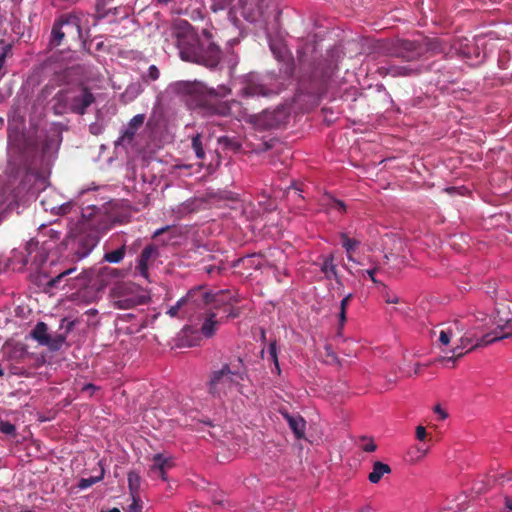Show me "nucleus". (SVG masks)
<instances>
[{"mask_svg":"<svg viewBox=\"0 0 512 512\" xmlns=\"http://www.w3.org/2000/svg\"><path fill=\"white\" fill-rule=\"evenodd\" d=\"M171 30L182 60L210 69L219 64L222 52L212 40L213 35L209 30L204 29L202 31L204 39H200L193 26L184 19H176L172 23Z\"/></svg>","mask_w":512,"mask_h":512,"instance_id":"obj_1","label":"nucleus"},{"mask_svg":"<svg viewBox=\"0 0 512 512\" xmlns=\"http://www.w3.org/2000/svg\"><path fill=\"white\" fill-rule=\"evenodd\" d=\"M171 87L178 94L195 97L197 104L207 106L211 114L231 116L238 120L248 115L247 109L242 106L241 102L236 100L220 101L216 98L213 90L209 91L211 98L207 100L205 98L206 87L200 82L178 81Z\"/></svg>","mask_w":512,"mask_h":512,"instance_id":"obj_2","label":"nucleus"},{"mask_svg":"<svg viewBox=\"0 0 512 512\" xmlns=\"http://www.w3.org/2000/svg\"><path fill=\"white\" fill-rule=\"evenodd\" d=\"M8 142L27 160L30 159L31 164H36L39 160L40 164L48 165L58 149V143L54 138L33 137L17 128L8 129Z\"/></svg>","mask_w":512,"mask_h":512,"instance_id":"obj_3","label":"nucleus"},{"mask_svg":"<svg viewBox=\"0 0 512 512\" xmlns=\"http://www.w3.org/2000/svg\"><path fill=\"white\" fill-rule=\"evenodd\" d=\"M247 376V369L240 357L224 363L219 369L210 372L208 392L213 397L227 396Z\"/></svg>","mask_w":512,"mask_h":512,"instance_id":"obj_4","label":"nucleus"},{"mask_svg":"<svg viewBox=\"0 0 512 512\" xmlns=\"http://www.w3.org/2000/svg\"><path fill=\"white\" fill-rule=\"evenodd\" d=\"M383 51L392 57L413 62L425 56H433L442 51L438 38H422L419 40L398 39L381 46Z\"/></svg>","mask_w":512,"mask_h":512,"instance_id":"obj_5","label":"nucleus"},{"mask_svg":"<svg viewBox=\"0 0 512 512\" xmlns=\"http://www.w3.org/2000/svg\"><path fill=\"white\" fill-rule=\"evenodd\" d=\"M56 114L71 112L84 115L87 109L96 101L92 90L80 83L59 90L53 97Z\"/></svg>","mask_w":512,"mask_h":512,"instance_id":"obj_6","label":"nucleus"},{"mask_svg":"<svg viewBox=\"0 0 512 512\" xmlns=\"http://www.w3.org/2000/svg\"><path fill=\"white\" fill-rule=\"evenodd\" d=\"M509 314L508 311L497 309L493 316H487L482 313L481 317H477L476 320L479 324H487V326H484V334L474 347H484L511 337L512 317H509Z\"/></svg>","mask_w":512,"mask_h":512,"instance_id":"obj_7","label":"nucleus"},{"mask_svg":"<svg viewBox=\"0 0 512 512\" xmlns=\"http://www.w3.org/2000/svg\"><path fill=\"white\" fill-rule=\"evenodd\" d=\"M223 294H211L202 287L191 289L185 297H182L171 306L167 311L170 317H188L192 318L198 309H205L206 306L220 303V297Z\"/></svg>","mask_w":512,"mask_h":512,"instance_id":"obj_8","label":"nucleus"},{"mask_svg":"<svg viewBox=\"0 0 512 512\" xmlns=\"http://www.w3.org/2000/svg\"><path fill=\"white\" fill-rule=\"evenodd\" d=\"M332 75L331 65L327 61L321 60L311 66L308 72L301 75L297 91L299 94L318 95L325 91Z\"/></svg>","mask_w":512,"mask_h":512,"instance_id":"obj_9","label":"nucleus"},{"mask_svg":"<svg viewBox=\"0 0 512 512\" xmlns=\"http://www.w3.org/2000/svg\"><path fill=\"white\" fill-rule=\"evenodd\" d=\"M210 8L214 12L230 8L239 10L241 15L248 21H254L257 16L264 13L269 6L268 0H211Z\"/></svg>","mask_w":512,"mask_h":512,"instance_id":"obj_10","label":"nucleus"},{"mask_svg":"<svg viewBox=\"0 0 512 512\" xmlns=\"http://www.w3.org/2000/svg\"><path fill=\"white\" fill-rule=\"evenodd\" d=\"M87 17L88 15L84 12L74 10L61 14L54 23L65 31V36H68L70 40L78 41L82 39V28L84 22H87Z\"/></svg>","mask_w":512,"mask_h":512,"instance_id":"obj_11","label":"nucleus"},{"mask_svg":"<svg viewBox=\"0 0 512 512\" xmlns=\"http://www.w3.org/2000/svg\"><path fill=\"white\" fill-rule=\"evenodd\" d=\"M83 217L86 219L84 226L98 235L106 233L114 224L112 215L104 208H88L83 212Z\"/></svg>","mask_w":512,"mask_h":512,"instance_id":"obj_12","label":"nucleus"},{"mask_svg":"<svg viewBox=\"0 0 512 512\" xmlns=\"http://www.w3.org/2000/svg\"><path fill=\"white\" fill-rule=\"evenodd\" d=\"M31 336L40 345L47 346L50 350H58L65 342L64 335L51 336L48 333V326L44 322H38L31 331Z\"/></svg>","mask_w":512,"mask_h":512,"instance_id":"obj_13","label":"nucleus"},{"mask_svg":"<svg viewBox=\"0 0 512 512\" xmlns=\"http://www.w3.org/2000/svg\"><path fill=\"white\" fill-rule=\"evenodd\" d=\"M159 257L160 252L156 245H146L137 259L136 270L138 271L139 275L145 279H148L149 268L153 266Z\"/></svg>","mask_w":512,"mask_h":512,"instance_id":"obj_14","label":"nucleus"},{"mask_svg":"<svg viewBox=\"0 0 512 512\" xmlns=\"http://www.w3.org/2000/svg\"><path fill=\"white\" fill-rule=\"evenodd\" d=\"M217 294H223V296L219 298L220 303L217 306H215V303H213L211 305L206 306L205 309L197 310V313L203 311V314L206 315V318L200 329L202 335L206 338H211L212 336H214L218 329V321L215 319L216 314L212 312L211 309H216L226 302L227 294L224 291H220Z\"/></svg>","mask_w":512,"mask_h":512,"instance_id":"obj_15","label":"nucleus"},{"mask_svg":"<svg viewBox=\"0 0 512 512\" xmlns=\"http://www.w3.org/2000/svg\"><path fill=\"white\" fill-rule=\"evenodd\" d=\"M152 464L148 470V476L151 479L167 480V472L174 466L172 457L165 456L162 453H157L152 457Z\"/></svg>","mask_w":512,"mask_h":512,"instance_id":"obj_16","label":"nucleus"},{"mask_svg":"<svg viewBox=\"0 0 512 512\" xmlns=\"http://www.w3.org/2000/svg\"><path fill=\"white\" fill-rule=\"evenodd\" d=\"M377 72L383 77L387 75H390L392 77H398L418 74L419 69L414 68L411 65H396L389 63L378 67Z\"/></svg>","mask_w":512,"mask_h":512,"instance_id":"obj_17","label":"nucleus"},{"mask_svg":"<svg viewBox=\"0 0 512 512\" xmlns=\"http://www.w3.org/2000/svg\"><path fill=\"white\" fill-rule=\"evenodd\" d=\"M484 326L487 324H479L475 319V323L465 332L460 338L459 345L465 350L480 341L481 336L484 334Z\"/></svg>","mask_w":512,"mask_h":512,"instance_id":"obj_18","label":"nucleus"},{"mask_svg":"<svg viewBox=\"0 0 512 512\" xmlns=\"http://www.w3.org/2000/svg\"><path fill=\"white\" fill-rule=\"evenodd\" d=\"M145 116L143 114L135 115L129 122L128 126L122 132L121 136L116 141V145L131 143L137 130L143 125Z\"/></svg>","mask_w":512,"mask_h":512,"instance_id":"obj_19","label":"nucleus"},{"mask_svg":"<svg viewBox=\"0 0 512 512\" xmlns=\"http://www.w3.org/2000/svg\"><path fill=\"white\" fill-rule=\"evenodd\" d=\"M281 115V111L265 110L260 115L256 116V123L264 129H272L282 123Z\"/></svg>","mask_w":512,"mask_h":512,"instance_id":"obj_20","label":"nucleus"},{"mask_svg":"<svg viewBox=\"0 0 512 512\" xmlns=\"http://www.w3.org/2000/svg\"><path fill=\"white\" fill-rule=\"evenodd\" d=\"M99 240L100 235L93 231H91L87 235L80 236L78 242L81 248L76 251L77 256L79 258H84L85 256H87L98 244Z\"/></svg>","mask_w":512,"mask_h":512,"instance_id":"obj_21","label":"nucleus"},{"mask_svg":"<svg viewBox=\"0 0 512 512\" xmlns=\"http://www.w3.org/2000/svg\"><path fill=\"white\" fill-rule=\"evenodd\" d=\"M284 417L287 420L290 429L295 434V437L297 439L304 438L306 429L305 420L301 416H293L289 414H285Z\"/></svg>","mask_w":512,"mask_h":512,"instance_id":"obj_22","label":"nucleus"},{"mask_svg":"<svg viewBox=\"0 0 512 512\" xmlns=\"http://www.w3.org/2000/svg\"><path fill=\"white\" fill-rule=\"evenodd\" d=\"M323 262L321 264V271L324 273L325 278L328 280L335 279L339 281L337 267L334 263V254L330 253L326 256H322Z\"/></svg>","mask_w":512,"mask_h":512,"instance_id":"obj_23","label":"nucleus"},{"mask_svg":"<svg viewBox=\"0 0 512 512\" xmlns=\"http://www.w3.org/2000/svg\"><path fill=\"white\" fill-rule=\"evenodd\" d=\"M70 38L65 36V31L62 30L57 24L53 23L50 39L48 43L49 49L58 48L68 43Z\"/></svg>","mask_w":512,"mask_h":512,"instance_id":"obj_24","label":"nucleus"},{"mask_svg":"<svg viewBox=\"0 0 512 512\" xmlns=\"http://www.w3.org/2000/svg\"><path fill=\"white\" fill-rule=\"evenodd\" d=\"M391 473V468L388 464L376 461L373 465L372 472L369 473L368 479L371 483H378L385 474Z\"/></svg>","mask_w":512,"mask_h":512,"instance_id":"obj_25","label":"nucleus"},{"mask_svg":"<svg viewBox=\"0 0 512 512\" xmlns=\"http://www.w3.org/2000/svg\"><path fill=\"white\" fill-rule=\"evenodd\" d=\"M497 480L501 482L499 478L495 479L492 476H483L482 478L474 481L472 490L477 494L484 493L488 491Z\"/></svg>","mask_w":512,"mask_h":512,"instance_id":"obj_26","label":"nucleus"},{"mask_svg":"<svg viewBox=\"0 0 512 512\" xmlns=\"http://www.w3.org/2000/svg\"><path fill=\"white\" fill-rule=\"evenodd\" d=\"M127 252V246L122 244L118 249L106 252L103 256V260L108 263L117 264L120 263Z\"/></svg>","mask_w":512,"mask_h":512,"instance_id":"obj_27","label":"nucleus"},{"mask_svg":"<svg viewBox=\"0 0 512 512\" xmlns=\"http://www.w3.org/2000/svg\"><path fill=\"white\" fill-rule=\"evenodd\" d=\"M475 345L471 346L467 350H464L459 344L450 350L452 353L451 356H442L437 359V362H452L455 363L459 358L463 357L467 352L474 350L476 347Z\"/></svg>","mask_w":512,"mask_h":512,"instance_id":"obj_28","label":"nucleus"},{"mask_svg":"<svg viewBox=\"0 0 512 512\" xmlns=\"http://www.w3.org/2000/svg\"><path fill=\"white\" fill-rule=\"evenodd\" d=\"M340 239H341V243H342L343 248L347 252L348 260L352 261L353 260L352 253L359 246L360 241H358V240H356L354 238H350L347 235V233H341L340 234Z\"/></svg>","mask_w":512,"mask_h":512,"instance_id":"obj_29","label":"nucleus"},{"mask_svg":"<svg viewBox=\"0 0 512 512\" xmlns=\"http://www.w3.org/2000/svg\"><path fill=\"white\" fill-rule=\"evenodd\" d=\"M243 93L247 97L253 96H267L268 90L261 84L249 83L243 90Z\"/></svg>","mask_w":512,"mask_h":512,"instance_id":"obj_30","label":"nucleus"},{"mask_svg":"<svg viewBox=\"0 0 512 512\" xmlns=\"http://www.w3.org/2000/svg\"><path fill=\"white\" fill-rule=\"evenodd\" d=\"M141 484V477L139 473L130 471L128 473V487L131 496H139V489Z\"/></svg>","mask_w":512,"mask_h":512,"instance_id":"obj_31","label":"nucleus"},{"mask_svg":"<svg viewBox=\"0 0 512 512\" xmlns=\"http://www.w3.org/2000/svg\"><path fill=\"white\" fill-rule=\"evenodd\" d=\"M352 298H353V295L351 293H349L340 302L339 329H342L344 327V324L347 320L346 310H347V307H348L350 301L352 300Z\"/></svg>","mask_w":512,"mask_h":512,"instance_id":"obj_32","label":"nucleus"},{"mask_svg":"<svg viewBox=\"0 0 512 512\" xmlns=\"http://www.w3.org/2000/svg\"><path fill=\"white\" fill-rule=\"evenodd\" d=\"M218 143L224 149H229V150H232V151H238L241 148V144L235 138H230L228 136L220 137L218 139Z\"/></svg>","mask_w":512,"mask_h":512,"instance_id":"obj_33","label":"nucleus"},{"mask_svg":"<svg viewBox=\"0 0 512 512\" xmlns=\"http://www.w3.org/2000/svg\"><path fill=\"white\" fill-rule=\"evenodd\" d=\"M191 145L196 154V157L198 159H204L205 151L202 144V136L200 134H196L192 137Z\"/></svg>","mask_w":512,"mask_h":512,"instance_id":"obj_34","label":"nucleus"},{"mask_svg":"<svg viewBox=\"0 0 512 512\" xmlns=\"http://www.w3.org/2000/svg\"><path fill=\"white\" fill-rule=\"evenodd\" d=\"M76 271V268L73 267V268H69L63 272H61L60 274H58L56 277L52 278L51 280H49L48 282V286L50 288H57L59 283L61 282V280L68 276V275H71L72 273H74Z\"/></svg>","mask_w":512,"mask_h":512,"instance_id":"obj_35","label":"nucleus"},{"mask_svg":"<svg viewBox=\"0 0 512 512\" xmlns=\"http://www.w3.org/2000/svg\"><path fill=\"white\" fill-rule=\"evenodd\" d=\"M103 478V472L101 473L100 476H96V477H88V478H82L80 479L79 483H78V487L80 489H87L89 487H91L92 485H94L95 483L99 482L101 479Z\"/></svg>","mask_w":512,"mask_h":512,"instance_id":"obj_36","label":"nucleus"},{"mask_svg":"<svg viewBox=\"0 0 512 512\" xmlns=\"http://www.w3.org/2000/svg\"><path fill=\"white\" fill-rule=\"evenodd\" d=\"M132 503L128 506L126 512H142V501L140 496H131Z\"/></svg>","mask_w":512,"mask_h":512,"instance_id":"obj_37","label":"nucleus"},{"mask_svg":"<svg viewBox=\"0 0 512 512\" xmlns=\"http://www.w3.org/2000/svg\"><path fill=\"white\" fill-rule=\"evenodd\" d=\"M159 77H160L159 69L157 68V66L151 65L148 68L147 75L144 76L143 79L145 81H147V80L156 81L159 79Z\"/></svg>","mask_w":512,"mask_h":512,"instance_id":"obj_38","label":"nucleus"},{"mask_svg":"<svg viewBox=\"0 0 512 512\" xmlns=\"http://www.w3.org/2000/svg\"><path fill=\"white\" fill-rule=\"evenodd\" d=\"M453 333L450 328L442 329L439 333V342L443 345H448L451 341Z\"/></svg>","mask_w":512,"mask_h":512,"instance_id":"obj_39","label":"nucleus"},{"mask_svg":"<svg viewBox=\"0 0 512 512\" xmlns=\"http://www.w3.org/2000/svg\"><path fill=\"white\" fill-rule=\"evenodd\" d=\"M16 431L15 426L8 421H0V432L6 435H14Z\"/></svg>","mask_w":512,"mask_h":512,"instance_id":"obj_40","label":"nucleus"},{"mask_svg":"<svg viewBox=\"0 0 512 512\" xmlns=\"http://www.w3.org/2000/svg\"><path fill=\"white\" fill-rule=\"evenodd\" d=\"M365 443L361 446L362 450L365 452H374L377 448L376 444L372 439H368L366 437L361 438Z\"/></svg>","mask_w":512,"mask_h":512,"instance_id":"obj_41","label":"nucleus"},{"mask_svg":"<svg viewBox=\"0 0 512 512\" xmlns=\"http://www.w3.org/2000/svg\"><path fill=\"white\" fill-rule=\"evenodd\" d=\"M330 207L333 209L338 210L341 213H344L346 211V205L343 201L337 200V199H331L330 201Z\"/></svg>","mask_w":512,"mask_h":512,"instance_id":"obj_42","label":"nucleus"},{"mask_svg":"<svg viewBox=\"0 0 512 512\" xmlns=\"http://www.w3.org/2000/svg\"><path fill=\"white\" fill-rule=\"evenodd\" d=\"M268 352H269V355H270L273 363L277 364V362H279V361H278V355H277V345H276L275 341H273L269 344Z\"/></svg>","mask_w":512,"mask_h":512,"instance_id":"obj_43","label":"nucleus"},{"mask_svg":"<svg viewBox=\"0 0 512 512\" xmlns=\"http://www.w3.org/2000/svg\"><path fill=\"white\" fill-rule=\"evenodd\" d=\"M117 304H118V307L121 309H128V308L133 307L136 304V302L132 299H123V300L120 299L117 301Z\"/></svg>","mask_w":512,"mask_h":512,"instance_id":"obj_44","label":"nucleus"},{"mask_svg":"<svg viewBox=\"0 0 512 512\" xmlns=\"http://www.w3.org/2000/svg\"><path fill=\"white\" fill-rule=\"evenodd\" d=\"M426 436H427V432H426L425 427H423L421 425L417 426L416 427V438L419 441H424Z\"/></svg>","mask_w":512,"mask_h":512,"instance_id":"obj_45","label":"nucleus"},{"mask_svg":"<svg viewBox=\"0 0 512 512\" xmlns=\"http://www.w3.org/2000/svg\"><path fill=\"white\" fill-rule=\"evenodd\" d=\"M203 270L207 273V274H213V273H219V267L215 266V265H206L203 267Z\"/></svg>","mask_w":512,"mask_h":512,"instance_id":"obj_46","label":"nucleus"},{"mask_svg":"<svg viewBox=\"0 0 512 512\" xmlns=\"http://www.w3.org/2000/svg\"><path fill=\"white\" fill-rule=\"evenodd\" d=\"M434 412L437 413L440 416L441 420H444L447 418V413L441 408L440 405H436L434 407Z\"/></svg>","mask_w":512,"mask_h":512,"instance_id":"obj_47","label":"nucleus"},{"mask_svg":"<svg viewBox=\"0 0 512 512\" xmlns=\"http://www.w3.org/2000/svg\"><path fill=\"white\" fill-rule=\"evenodd\" d=\"M96 389H97V388H96V386H95V385H93V384H86V385H84V386H83L82 391H83V392L87 391V392H89V393H90V395H92V393H93Z\"/></svg>","mask_w":512,"mask_h":512,"instance_id":"obj_48","label":"nucleus"},{"mask_svg":"<svg viewBox=\"0 0 512 512\" xmlns=\"http://www.w3.org/2000/svg\"><path fill=\"white\" fill-rule=\"evenodd\" d=\"M376 270H377V268H373V269H368V270H366V274L370 277V279H371L374 283H378V281H377V280H376V278H375Z\"/></svg>","mask_w":512,"mask_h":512,"instance_id":"obj_49","label":"nucleus"},{"mask_svg":"<svg viewBox=\"0 0 512 512\" xmlns=\"http://www.w3.org/2000/svg\"><path fill=\"white\" fill-rule=\"evenodd\" d=\"M70 209H71L70 203H66L59 208L61 214H67L70 211Z\"/></svg>","mask_w":512,"mask_h":512,"instance_id":"obj_50","label":"nucleus"},{"mask_svg":"<svg viewBox=\"0 0 512 512\" xmlns=\"http://www.w3.org/2000/svg\"><path fill=\"white\" fill-rule=\"evenodd\" d=\"M499 479L501 480V484H503L506 480L507 481L512 480V471L509 472L507 475L501 474L499 476Z\"/></svg>","mask_w":512,"mask_h":512,"instance_id":"obj_51","label":"nucleus"},{"mask_svg":"<svg viewBox=\"0 0 512 512\" xmlns=\"http://www.w3.org/2000/svg\"><path fill=\"white\" fill-rule=\"evenodd\" d=\"M386 302L389 304H396L399 302V298L397 296H386Z\"/></svg>","mask_w":512,"mask_h":512,"instance_id":"obj_52","label":"nucleus"},{"mask_svg":"<svg viewBox=\"0 0 512 512\" xmlns=\"http://www.w3.org/2000/svg\"><path fill=\"white\" fill-rule=\"evenodd\" d=\"M6 59V50L0 53V70L2 69Z\"/></svg>","mask_w":512,"mask_h":512,"instance_id":"obj_53","label":"nucleus"},{"mask_svg":"<svg viewBox=\"0 0 512 512\" xmlns=\"http://www.w3.org/2000/svg\"><path fill=\"white\" fill-rule=\"evenodd\" d=\"M166 230H168V227H166V228H161V229L156 230V231L154 232L153 237H157V236L161 235V234H162V233H164Z\"/></svg>","mask_w":512,"mask_h":512,"instance_id":"obj_54","label":"nucleus"},{"mask_svg":"<svg viewBox=\"0 0 512 512\" xmlns=\"http://www.w3.org/2000/svg\"><path fill=\"white\" fill-rule=\"evenodd\" d=\"M505 505L508 509L512 510V499L506 498Z\"/></svg>","mask_w":512,"mask_h":512,"instance_id":"obj_55","label":"nucleus"},{"mask_svg":"<svg viewBox=\"0 0 512 512\" xmlns=\"http://www.w3.org/2000/svg\"><path fill=\"white\" fill-rule=\"evenodd\" d=\"M137 247H138V244L134 243L132 246L129 247V252H131V253L136 252Z\"/></svg>","mask_w":512,"mask_h":512,"instance_id":"obj_56","label":"nucleus"},{"mask_svg":"<svg viewBox=\"0 0 512 512\" xmlns=\"http://www.w3.org/2000/svg\"><path fill=\"white\" fill-rule=\"evenodd\" d=\"M359 512H374V510L370 507L362 508Z\"/></svg>","mask_w":512,"mask_h":512,"instance_id":"obj_57","label":"nucleus"},{"mask_svg":"<svg viewBox=\"0 0 512 512\" xmlns=\"http://www.w3.org/2000/svg\"><path fill=\"white\" fill-rule=\"evenodd\" d=\"M274 369L277 374H280L281 370H280L279 362H277V364H274Z\"/></svg>","mask_w":512,"mask_h":512,"instance_id":"obj_58","label":"nucleus"},{"mask_svg":"<svg viewBox=\"0 0 512 512\" xmlns=\"http://www.w3.org/2000/svg\"><path fill=\"white\" fill-rule=\"evenodd\" d=\"M108 512H121L118 508H112Z\"/></svg>","mask_w":512,"mask_h":512,"instance_id":"obj_59","label":"nucleus"},{"mask_svg":"<svg viewBox=\"0 0 512 512\" xmlns=\"http://www.w3.org/2000/svg\"><path fill=\"white\" fill-rule=\"evenodd\" d=\"M265 150H269L271 148V145H269L268 143H265Z\"/></svg>","mask_w":512,"mask_h":512,"instance_id":"obj_60","label":"nucleus"},{"mask_svg":"<svg viewBox=\"0 0 512 512\" xmlns=\"http://www.w3.org/2000/svg\"><path fill=\"white\" fill-rule=\"evenodd\" d=\"M215 503L218 504V505H222L223 506L224 505V500H220V501H217Z\"/></svg>","mask_w":512,"mask_h":512,"instance_id":"obj_61","label":"nucleus"},{"mask_svg":"<svg viewBox=\"0 0 512 512\" xmlns=\"http://www.w3.org/2000/svg\"><path fill=\"white\" fill-rule=\"evenodd\" d=\"M170 1H171V0H158V2H159V3H165V4H166V3H168V2H170Z\"/></svg>","mask_w":512,"mask_h":512,"instance_id":"obj_62","label":"nucleus"},{"mask_svg":"<svg viewBox=\"0 0 512 512\" xmlns=\"http://www.w3.org/2000/svg\"><path fill=\"white\" fill-rule=\"evenodd\" d=\"M72 325H73V323H72V322H70V323L68 324L67 329L69 330V329L72 327Z\"/></svg>","mask_w":512,"mask_h":512,"instance_id":"obj_63","label":"nucleus"},{"mask_svg":"<svg viewBox=\"0 0 512 512\" xmlns=\"http://www.w3.org/2000/svg\"><path fill=\"white\" fill-rule=\"evenodd\" d=\"M70 70H71V69H66V70H65V73H66V74H69V73H70Z\"/></svg>","mask_w":512,"mask_h":512,"instance_id":"obj_64","label":"nucleus"}]
</instances>
